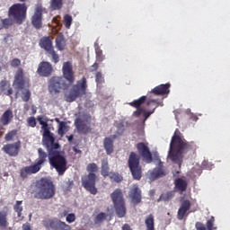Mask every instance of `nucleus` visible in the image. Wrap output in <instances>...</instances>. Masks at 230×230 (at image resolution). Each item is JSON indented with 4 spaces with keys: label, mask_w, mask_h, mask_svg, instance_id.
Instances as JSON below:
<instances>
[{
    "label": "nucleus",
    "mask_w": 230,
    "mask_h": 230,
    "mask_svg": "<svg viewBox=\"0 0 230 230\" xmlns=\"http://www.w3.org/2000/svg\"><path fill=\"white\" fill-rule=\"evenodd\" d=\"M104 148L107 152V154H112L114 151V146L112 144V140L109 137H106L104 139Z\"/></svg>",
    "instance_id": "obj_34"
},
{
    "label": "nucleus",
    "mask_w": 230,
    "mask_h": 230,
    "mask_svg": "<svg viewBox=\"0 0 230 230\" xmlns=\"http://www.w3.org/2000/svg\"><path fill=\"white\" fill-rule=\"evenodd\" d=\"M0 94H6L7 96L13 94V90L10 87V84L8 82H0Z\"/></svg>",
    "instance_id": "obj_27"
},
{
    "label": "nucleus",
    "mask_w": 230,
    "mask_h": 230,
    "mask_svg": "<svg viewBox=\"0 0 230 230\" xmlns=\"http://www.w3.org/2000/svg\"><path fill=\"white\" fill-rule=\"evenodd\" d=\"M8 226V222L6 221V214L0 212V228L4 229Z\"/></svg>",
    "instance_id": "obj_42"
},
{
    "label": "nucleus",
    "mask_w": 230,
    "mask_h": 230,
    "mask_svg": "<svg viewBox=\"0 0 230 230\" xmlns=\"http://www.w3.org/2000/svg\"><path fill=\"white\" fill-rule=\"evenodd\" d=\"M42 143L44 146H46L49 153L51 152V150L55 152L58 148H60L58 144H55V137H53L51 133L43 134Z\"/></svg>",
    "instance_id": "obj_14"
},
{
    "label": "nucleus",
    "mask_w": 230,
    "mask_h": 230,
    "mask_svg": "<svg viewBox=\"0 0 230 230\" xmlns=\"http://www.w3.org/2000/svg\"><path fill=\"white\" fill-rule=\"evenodd\" d=\"M56 48L59 51H63V49H65L66 40L64 39V36H62V35L58 36V38L56 39Z\"/></svg>",
    "instance_id": "obj_32"
},
{
    "label": "nucleus",
    "mask_w": 230,
    "mask_h": 230,
    "mask_svg": "<svg viewBox=\"0 0 230 230\" xmlns=\"http://www.w3.org/2000/svg\"><path fill=\"white\" fill-rule=\"evenodd\" d=\"M32 114H37V106L32 105L31 106Z\"/></svg>",
    "instance_id": "obj_60"
},
{
    "label": "nucleus",
    "mask_w": 230,
    "mask_h": 230,
    "mask_svg": "<svg viewBox=\"0 0 230 230\" xmlns=\"http://www.w3.org/2000/svg\"><path fill=\"white\" fill-rule=\"evenodd\" d=\"M27 122H28V125L30 127H32V128H35L36 125H37V120L35 119V117H30L28 119H27Z\"/></svg>",
    "instance_id": "obj_50"
},
{
    "label": "nucleus",
    "mask_w": 230,
    "mask_h": 230,
    "mask_svg": "<svg viewBox=\"0 0 230 230\" xmlns=\"http://www.w3.org/2000/svg\"><path fill=\"white\" fill-rule=\"evenodd\" d=\"M64 87V81L60 77H53L49 84V91L51 94L60 93V89Z\"/></svg>",
    "instance_id": "obj_16"
},
{
    "label": "nucleus",
    "mask_w": 230,
    "mask_h": 230,
    "mask_svg": "<svg viewBox=\"0 0 230 230\" xmlns=\"http://www.w3.org/2000/svg\"><path fill=\"white\" fill-rule=\"evenodd\" d=\"M40 168H41L40 165L38 164L37 163L32 165L26 166L21 170V176L23 179H26L28 175H31L33 173H37L38 172H40Z\"/></svg>",
    "instance_id": "obj_20"
},
{
    "label": "nucleus",
    "mask_w": 230,
    "mask_h": 230,
    "mask_svg": "<svg viewBox=\"0 0 230 230\" xmlns=\"http://www.w3.org/2000/svg\"><path fill=\"white\" fill-rule=\"evenodd\" d=\"M96 69H98V64L94 63L91 67H90V71H96Z\"/></svg>",
    "instance_id": "obj_57"
},
{
    "label": "nucleus",
    "mask_w": 230,
    "mask_h": 230,
    "mask_svg": "<svg viewBox=\"0 0 230 230\" xmlns=\"http://www.w3.org/2000/svg\"><path fill=\"white\" fill-rule=\"evenodd\" d=\"M146 100V96H142L137 100L133 101L132 102L129 103V105H131V107H136L137 109V107H139L140 105H143V103H145Z\"/></svg>",
    "instance_id": "obj_40"
},
{
    "label": "nucleus",
    "mask_w": 230,
    "mask_h": 230,
    "mask_svg": "<svg viewBox=\"0 0 230 230\" xmlns=\"http://www.w3.org/2000/svg\"><path fill=\"white\" fill-rule=\"evenodd\" d=\"M66 220L68 224H73L76 220V216L75 214H68L66 217Z\"/></svg>",
    "instance_id": "obj_49"
},
{
    "label": "nucleus",
    "mask_w": 230,
    "mask_h": 230,
    "mask_svg": "<svg viewBox=\"0 0 230 230\" xmlns=\"http://www.w3.org/2000/svg\"><path fill=\"white\" fill-rule=\"evenodd\" d=\"M154 162L157 164V168H155L152 172H149V179L151 181H155V179H159V177H163V175H166V171L163 167V163L161 159H159V155L157 153L154 154Z\"/></svg>",
    "instance_id": "obj_11"
},
{
    "label": "nucleus",
    "mask_w": 230,
    "mask_h": 230,
    "mask_svg": "<svg viewBox=\"0 0 230 230\" xmlns=\"http://www.w3.org/2000/svg\"><path fill=\"white\" fill-rule=\"evenodd\" d=\"M49 160L58 175H64V173H66V170H67V160H66V157L62 156L60 153H58L57 150H50L49 152Z\"/></svg>",
    "instance_id": "obj_4"
},
{
    "label": "nucleus",
    "mask_w": 230,
    "mask_h": 230,
    "mask_svg": "<svg viewBox=\"0 0 230 230\" xmlns=\"http://www.w3.org/2000/svg\"><path fill=\"white\" fill-rule=\"evenodd\" d=\"M74 152H75V154H82V151H80V149H77L75 147H74Z\"/></svg>",
    "instance_id": "obj_62"
},
{
    "label": "nucleus",
    "mask_w": 230,
    "mask_h": 230,
    "mask_svg": "<svg viewBox=\"0 0 230 230\" xmlns=\"http://www.w3.org/2000/svg\"><path fill=\"white\" fill-rule=\"evenodd\" d=\"M49 55H50V57L52 58V60L55 64H57L59 60V57L58 54H57V52H55V50L52 49V50L48 52Z\"/></svg>",
    "instance_id": "obj_48"
},
{
    "label": "nucleus",
    "mask_w": 230,
    "mask_h": 230,
    "mask_svg": "<svg viewBox=\"0 0 230 230\" xmlns=\"http://www.w3.org/2000/svg\"><path fill=\"white\" fill-rule=\"evenodd\" d=\"M1 22L3 24V28H8V26H12L11 19H1Z\"/></svg>",
    "instance_id": "obj_51"
},
{
    "label": "nucleus",
    "mask_w": 230,
    "mask_h": 230,
    "mask_svg": "<svg viewBox=\"0 0 230 230\" xmlns=\"http://www.w3.org/2000/svg\"><path fill=\"white\" fill-rule=\"evenodd\" d=\"M212 166L213 165L211 164H209V162H208L206 160H204L202 162V168H206V170H211Z\"/></svg>",
    "instance_id": "obj_55"
},
{
    "label": "nucleus",
    "mask_w": 230,
    "mask_h": 230,
    "mask_svg": "<svg viewBox=\"0 0 230 230\" xmlns=\"http://www.w3.org/2000/svg\"><path fill=\"white\" fill-rule=\"evenodd\" d=\"M63 23L66 30H71V26H73V16H71V14H65L63 17Z\"/></svg>",
    "instance_id": "obj_33"
},
{
    "label": "nucleus",
    "mask_w": 230,
    "mask_h": 230,
    "mask_svg": "<svg viewBox=\"0 0 230 230\" xmlns=\"http://www.w3.org/2000/svg\"><path fill=\"white\" fill-rule=\"evenodd\" d=\"M200 173H202V166L198 165L197 167H194L191 170V174H190V177H199V175H200Z\"/></svg>",
    "instance_id": "obj_41"
},
{
    "label": "nucleus",
    "mask_w": 230,
    "mask_h": 230,
    "mask_svg": "<svg viewBox=\"0 0 230 230\" xmlns=\"http://www.w3.org/2000/svg\"><path fill=\"white\" fill-rule=\"evenodd\" d=\"M151 93H153L154 94L162 95V96H164V94H169L170 93V84H160V85L155 87L151 91Z\"/></svg>",
    "instance_id": "obj_25"
},
{
    "label": "nucleus",
    "mask_w": 230,
    "mask_h": 230,
    "mask_svg": "<svg viewBox=\"0 0 230 230\" xmlns=\"http://www.w3.org/2000/svg\"><path fill=\"white\" fill-rule=\"evenodd\" d=\"M87 172L90 173L87 176H84L82 180L83 186L90 191L92 195H96L98 193V190H96V174L93 173V172L98 171V165L96 164H90L87 165Z\"/></svg>",
    "instance_id": "obj_3"
},
{
    "label": "nucleus",
    "mask_w": 230,
    "mask_h": 230,
    "mask_svg": "<svg viewBox=\"0 0 230 230\" xmlns=\"http://www.w3.org/2000/svg\"><path fill=\"white\" fill-rule=\"evenodd\" d=\"M95 53L97 62H103L105 60V55H103V51L102 49H95Z\"/></svg>",
    "instance_id": "obj_44"
},
{
    "label": "nucleus",
    "mask_w": 230,
    "mask_h": 230,
    "mask_svg": "<svg viewBox=\"0 0 230 230\" xmlns=\"http://www.w3.org/2000/svg\"><path fill=\"white\" fill-rule=\"evenodd\" d=\"M207 227L208 230H215L217 227H215V217H211L207 221Z\"/></svg>",
    "instance_id": "obj_47"
},
{
    "label": "nucleus",
    "mask_w": 230,
    "mask_h": 230,
    "mask_svg": "<svg viewBox=\"0 0 230 230\" xmlns=\"http://www.w3.org/2000/svg\"><path fill=\"white\" fill-rule=\"evenodd\" d=\"M31 22L33 26L37 29L42 26V7H36L35 13L31 18Z\"/></svg>",
    "instance_id": "obj_21"
},
{
    "label": "nucleus",
    "mask_w": 230,
    "mask_h": 230,
    "mask_svg": "<svg viewBox=\"0 0 230 230\" xmlns=\"http://www.w3.org/2000/svg\"><path fill=\"white\" fill-rule=\"evenodd\" d=\"M137 148L146 163L153 161L152 154L150 153V149H148V146L145 143H138Z\"/></svg>",
    "instance_id": "obj_17"
},
{
    "label": "nucleus",
    "mask_w": 230,
    "mask_h": 230,
    "mask_svg": "<svg viewBox=\"0 0 230 230\" xmlns=\"http://www.w3.org/2000/svg\"><path fill=\"white\" fill-rule=\"evenodd\" d=\"M35 199L48 200L55 197V185L53 181L48 178H42L36 182V187L33 191Z\"/></svg>",
    "instance_id": "obj_2"
},
{
    "label": "nucleus",
    "mask_w": 230,
    "mask_h": 230,
    "mask_svg": "<svg viewBox=\"0 0 230 230\" xmlns=\"http://www.w3.org/2000/svg\"><path fill=\"white\" fill-rule=\"evenodd\" d=\"M111 199L115 206V210L119 218H123L127 214V208H125V201L123 200V193L121 190L117 189L111 194Z\"/></svg>",
    "instance_id": "obj_6"
},
{
    "label": "nucleus",
    "mask_w": 230,
    "mask_h": 230,
    "mask_svg": "<svg viewBox=\"0 0 230 230\" xmlns=\"http://www.w3.org/2000/svg\"><path fill=\"white\" fill-rule=\"evenodd\" d=\"M68 141L71 143L73 141V135L67 137Z\"/></svg>",
    "instance_id": "obj_63"
},
{
    "label": "nucleus",
    "mask_w": 230,
    "mask_h": 230,
    "mask_svg": "<svg viewBox=\"0 0 230 230\" xmlns=\"http://www.w3.org/2000/svg\"><path fill=\"white\" fill-rule=\"evenodd\" d=\"M75 125L80 134H87L91 131V116H80L75 119Z\"/></svg>",
    "instance_id": "obj_10"
},
{
    "label": "nucleus",
    "mask_w": 230,
    "mask_h": 230,
    "mask_svg": "<svg viewBox=\"0 0 230 230\" xmlns=\"http://www.w3.org/2000/svg\"><path fill=\"white\" fill-rule=\"evenodd\" d=\"M95 80H96L98 84H102L103 75H102V73L99 72V73L96 74Z\"/></svg>",
    "instance_id": "obj_53"
},
{
    "label": "nucleus",
    "mask_w": 230,
    "mask_h": 230,
    "mask_svg": "<svg viewBox=\"0 0 230 230\" xmlns=\"http://www.w3.org/2000/svg\"><path fill=\"white\" fill-rule=\"evenodd\" d=\"M66 122L64 121L59 122V125H58L59 136H64V134H66Z\"/></svg>",
    "instance_id": "obj_46"
},
{
    "label": "nucleus",
    "mask_w": 230,
    "mask_h": 230,
    "mask_svg": "<svg viewBox=\"0 0 230 230\" xmlns=\"http://www.w3.org/2000/svg\"><path fill=\"white\" fill-rule=\"evenodd\" d=\"M85 91H87V81L83 77L70 91L65 93V98L68 102H75L76 98H80V96L85 94Z\"/></svg>",
    "instance_id": "obj_5"
},
{
    "label": "nucleus",
    "mask_w": 230,
    "mask_h": 230,
    "mask_svg": "<svg viewBox=\"0 0 230 230\" xmlns=\"http://www.w3.org/2000/svg\"><path fill=\"white\" fill-rule=\"evenodd\" d=\"M102 175L103 177H109L111 175V172H109V162L107 160H102Z\"/></svg>",
    "instance_id": "obj_35"
},
{
    "label": "nucleus",
    "mask_w": 230,
    "mask_h": 230,
    "mask_svg": "<svg viewBox=\"0 0 230 230\" xmlns=\"http://www.w3.org/2000/svg\"><path fill=\"white\" fill-rule=\"evenodd\" d=\"M11 66L12 67H19L21 66V59L19 58H14L11 61Z\"/></svg>",
    "instance_id": "obj_52"
},
{
    "label": "nucleus",
    "mask_w": 230,
    "mask_h": 230,
    "mask_svg": "<svg viewBox=\"0 0 230 230\" xmlns=\"http://www.w3.org/2000/svg\"><path fill=\"white\" fill-rule=\"evenodd\" d=\"M4 132V128L3 125L0 124V136H3V133Z\"/></svg>",
    "instance_id": "obj_61"
},
{
    "label": "nucleus",
    "mask_w": 230,
    "mask_h": 230,
    "mask_svg": "<svg viewBox=\"0 0 230 230\" xmlns=\"http://www.w3.org/2000/svg\"><path fill=\"white\" fill-rule=\"evenodd\" d=\"M137 148L146 163L153 161L152 154L150 153V149H148V146L145 143H138Z\"/></svg>",
    "instance_id": "obj_18"
},
{
    "label": "nucleus",
    "mask_w": 230,
    "mask_h": 230,
    "mask_svg": "<svg viewBox=\"0 0 230 230\" xmlns=\"http://www.w3.org/2000/svg\"><path fill=\"white\" fill-rule=\"evenodd\" d=\"M105 218H107V214L101 212L99 213L95 218H94V224H102V222H103V220H105Z\"/></svg>",
    "instance_id": "obj_43"
},
{
    "label": "nucleus",
    "mask_w": 230,
    "mask_h": 230,
    "mask_svg": "<svg viewBox=\"0 0 230 230\" xmlns=\"http://www.w3.org/2000/svg\"><path fill=\"white\" fill-rule=\"evenodd\" d=\"M20 90V95L22 100V102H30V98L31 97V92L26 86H23L22 88H15Z\"/></svg>",
    "instance_id": "obj_30"
},
{
    "label": "nucleus",
    "mask_w": 230,
    "mask_h": 230,
    "mask_svg": "<svg viewBox=\"0 0 230 230\" xmlns=\"http://www.w3.org/2000/svg\"><path fill=\"white\" fill-rule=\"evenodd\" d=\"M19 143L8 144L3 147L4 152L8 154V155L15 156L19 154Z\"/></svg>",
    "instance_id": "obj_24"
},
{
    "label": "nucleus",
    "mask_w": 230,
    "mask_h": 230,
    "mask_svg": "<svg viewBox=\"0 0 230 230\" xmlns=\"http://www.w3.org/2000/svg\"><path fill=\"white\" fill-rule=\"evenodd\" d=\"M16 132L15 131H11L9 132L6 136H5V140L6 141H12V139H13L14 136H15Z\"/></svg>",
    "instance_id": "obj_54"
},
{
    "label": "nucleus",
    "mask_w": 230,
    "mask_h": 230,
    "mask_svg": "<svg viewBox=\"0 0 230 230\" xmlns=\"http://www.w3.org/2000/svg\"><path fill=\"white\" fill-rule=\"evenodd\" d=\"M128 167L132 173L133 179L139 181L141 179V166L139 165V155L136 153H130L128 158Z\"/></svg>",
    "instance_id": "obj_9"
},
{
    "label": "nucleus",
    "mask_w": 230,
    "mask_h": 230,
    "mask_svg": "<svg viewBox=\"0 0 230 230\" xmlns=\"http://www.w3.org/2000/svg\"><path fill=\"white\" fill-rule=\"evenodd\" d=\"M43 224L47 229L53 230H71V226L66 224V222H62L59 219H46L43 221Z\"/></svg>",
    "instance_id": "obj_12"
},
{
    "label": "nucleus",
    "mask_w": 230,
    "mask_h": 230,
    "mask_svg": "<svg viewBox=\"0 0 230 230\" xmlns=\"http://www.w3.org/2000/svg\"><path fill=\"white\" fill-rule=\"evenodd\" d=\"M109 177L115 182H121V181L123 180V177H121V175H119V173L118 172H110Z\"/></svg>",
    "instance_id": "obj_45"
},
{
    "label": "nucleus",
    "mask_w": 230,
    "mask_h": 230,
    "mask_svg": "<svg viewBox=\"0 0 230 230\" xmlns=\"http://www.w3.org/2000/svg\"><path fill=\"white\" fill-rule=\"evenodd\" d=\"M174 186L175 191H180V193H182V191H186V188H188V181H186V179L184 178H177L174 181Z\"/></svg>",
    "instance_id": "obj_26"
},
{
    "label": "nucleus",
    "mask_w": 230,
    "mask_h": 230,
    "mask_svg": "<svg viewBox=\"0 0 230 230\" xmlns=\"http://www.w3.org/2000/svg\"><path fill=\"white\" fill-rule=\"evenodd\" d=\"M13 86L14 89H22V87H28V79L24 77V70L21 67L15 72Z\"/></svg>",
    "instance_id": "obj_13"
},
{
    "label": "nucleus",
    "mask_w": 230,
    "mask_h": 230,
    "mask_svg": "<svg viewBox=\"0 0 230 230\" xmlns=\"http://www.w3.org/2000/svg\"><path fill=\"white\" fill-rule=\"evenodd\" d=\"M38 121L40 125H41V130H43V134H51V131H49V126L48 125V122L44 121L40 117L38 118Z\"/></svg>",
    "instance_id": "obj_36"
},
{
    "label": "nucleus",
    "mask_w": 230,
    "mask_h": 230,
    "mask_svg": "<svg viewBox=\"0 0 230 230\" xmlns=\"http://www.w3.org/2000/svg\"><path fill=\"white\" fill-rule=\"evenodd\" d=\"M62 0H50L51 10H60L62 8Z\"/></svg>",
    "instance_id": "obj_39"
},
{
    "label": "nucleus",
    "mask_w": 230,
    "mask_h": 230,
    "mask_svg": "<svg viewBox=\"0 0 230 230\" xmlns=\"http://www.w3.org/2000/svg\"><path fill=\"white\" fill-rule=\"evenodd\" d=\"M196 229L197 230H206V226L202 223H196Z\"/></svg>",
    "instance_id": "obj_56"
},
{
    "label": "nucleus",
    "mask_w": 230,
    "mask_h": 230,
    "mask_svg": "<svg viewBox=\"0 0 230 230\" xmlns=\"http://www.w3.org/2000/svg\"><path fill=\"white\" fill-rule=\"evenodd\" d=\"M13 119V112L11 110H7L2 115L0 121L2 125H9V123L12 121Z\"/></svg>",
    "instance_id": "obj_29"
},
{
    "label": "nucleus",
    "mask_w": 230,
    "mask_h": 230,
    "mask_svg": "<svg viewBox=\"0 0 230 230\" xmlns=\"http://www.w3.org/2000/svg\"><path fill=\"white\" fill-rule=\"evenodd\" d=\"M190 148H191V144L186 141L184 137L179 135L176 130L171 140L168 159L172 161V163L181 168L182 157H184V154H186Z\"/></svg>",
    "instance_id": "obj_1"
},
{
    "label": "nucleus",
    "mask_w": 230,
    "mask_h": 230,
    "mask_svg": "<svg viewBox=\"0 0 230 230\" xmlns=\"http://www.w3.org/2000/svg\"><path fill=\"white\" fill-rule=\"evenodd\" d=\"M63 76L69 82V84H73L75 82V72L73 71V64L69 61L63 63Z\"/></svg>",
    "instance_id": "obj_15"
},
{
    "label": "nucleus",
    "mask_w": 230,
    "mask_h": 230,
    "mask_svg": "<svg viewBox=\"0 0 230 230\" xmlns=\"http://www.w3.org/2000/svg\"><path fill=\"white\" fill-rule=\"evenodd\" d=\"M40 46L48 53H49V51L53 50V42L51 41V39H49V38H42L40 41Z\"/></svg>",
    "instance_id": "obj_28"
},
{
    "label": "nucleus",
    "mask_w": 230,
    "mask_h": 230,
    "mask_svg": "<svg viewBox=\"0 0 230 230\" xmlns=\"http://www.w3.org/2000/svg\"><path fill=\"white\" fill-rule=\"evenodd\" d=\"M164 105V104L163 103L162 101L151 99L147 102V106H149V108H153V111H147L146 110H145V108H138L134 112V116H143L145 118L144 121H146V119H148V118H150V116L154 114L156 107H163Z\"/></svg>",
    "instance_id": "obj_8"
},
{
    "label": "nucleus",
    "mask_w": 230,
    "mask_h": 230,
    "mask_svg": "<svg viewBox=\"0 0 230 230\" xmlns=\"http://www.w3.org/2000/svg\"><path fill=\"white\" fill-rule=\"evenodd\" d=\"M146 230H154V215H149L145 219Z\"/></svg>",
    "instance_id": "obj_37"
},
{
    "label": "nucleus",
    "mask_w": 230,
    "mask_h": 230,
    "mask_svg": "<svg viewBox=\"0 0 230 230\" xmlns=\"http://www.w3.org/2000/svg\"><path fill=\"white\" fill-rule=\"evenodd\" d=\"M22 230H31V227H30V224L22 225Z\"/></svg>",
    "instance_id": "obj_58"
},
{
    "label": "nucleus",
    "mask_w": 230,
    "mask_h": 230,
    "mask_svg": "<svg viewBox=\"0 0 230 230\" xmlns=\"http://www.w3.org/2000/svg\"><path fill=\"white\" fill-rule=\"evenodd\" d=\"M190 208H191V202L186 199L181 202V205L178 210V219L182 220L184 217H186V213L190 211Z\"/></svg>",
    "instance_id": "obj_23"
},
{
    "label": "nucleus",
    "mask_w": 230,
    "mask_h": 230,
    "mask_svg": "<svg viewBox=\"0 0 230 230\" xmlns=\"http://www.w3.org/2000/svg\"><path fill=\"white\" fill-rule=\"evenodd\" d=\"M13 209L15 213H17V217L21 218L22 213V200H17L13 206Z\"/></svg>",
    "instance_id": "obj_38"
},
{
    "label": "nucleus",
    "mask_w": 230,
    "mask_h": 230,
    "mask_svg": "<svg viewBox=\"0 0 230 230\" xmlns=\"http://www.w3.org/2000/svg\"><path fill=\"white\" fill-rule=\"evenodd\" d=\"M26 4H16L9 9V17L13 19L17 24H22V21L26 19Z\"/></svg>",
    "instance_id": "obj_7"
},
{
    "label": "nucleus",
    "mask_w": 230,
    "mask_h": 230,
    "mask_svg": "<svg viewBox=\"0 0 230 230\" xmlns=\"http://www.w3.org/2000/svg\"><path fill=\"white\" fill-rule=\"evenodd\" d=\"M190 117L192 118V119L194 121H197V117H195V115H193L192 113H190Z\"/></svg>",
    "instance_id": "obj_64"
},
{
    "label": "nucleus",
    "mask_w": 230,
    "mask_h": 230,
    "mask_svg": "<svg viewBox=\"0 0 230 230\" xmlns=\"http://www.w3.org/2000/svg\"><path fill=\"white\" fill-rule=\"evenodd\" d=\"M122 230H132V229L130 228V226H128V224H126V225H124V226H122Z\"/></svg>",
    "instance_id": "obj_59"
},
{
    "label": "nucleus",
    "mask_w": 230,
    "mask_h": 230,
    "mask_svg": "<svg viewBox=\"0 0 230 230\" xmlns=\"http://www.w3.org/2000/svg\"><path fill=\"white\" fill-rule=\"evenodd\" d=\"M39 158L36 160V164H40V166L42 168V164H45V162L48 160V154L46 152H43L42 149H39Z\"/></svg>",
    "instance_id": "obj_31"
},
{
    "label": "nucleus",
    "mask_w": 230,
    "mask_h": 230,
    "mask_svg": "<svg viewBox=\"0 0 230 230\" xmlns=\"http://www.w3.org/2000/svg\"><path fill=\"white\" fill-rule=\"evenodd\" d=\"M53 73V66L49 62H41L38 66V74L40 76H50Z\"/></svg>",
    "instance_id": "obj_19"
},
{
    "label": "nucleus",
    "mask_w": 230,
    "mask_h": 230,
    "mask_svg": "<svg viewBox=\"0 0 230 230\" xmlns=\"http://www.w3.org/2000/svg\"><path fill=\"white\" fill-rule=\"evenodd\" d=\"M129 197L133 204H139L141 202V190L137 185H133L129 191Z\"/></svg>",
    "instance_id": "obj_22"
}]
</instances>
